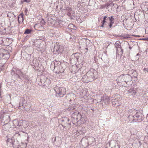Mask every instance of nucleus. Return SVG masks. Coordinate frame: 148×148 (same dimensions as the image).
<instances>
[{
  "label": "nucleus",
  "mask_w": 148,
  "mask_h": 148,
  "mask_svg": "<svg viewBox=\"0 0 148 148\" xmlns=\"http://www.w3.org/2000/svg\"><path fill=\"white\" fill-rule=\"evenodd\" d=\"M97 71L93 69H91L87 73V75L88 76V80L90 82H91L97 78Z\"/></svg>",
  "instance_id": "1"
},
{
  "label": "nucleus",
  "mask_w": 148,
  "mask_h": 148,
  "mask_svg": "<svg viewBox=\"0 0 148 148\" xmlns=\"http://www.w3.org/2000/svg\"><path fill=\"white\" fill-rule=\"evenodd\" d=\"M54 90L56 92L55 96L58 97V100L59 99L58 97L60 98L63 97L66 92L65 89L62 87L55 88Z\"/></svg>",
  "instance_id": "2"
},
{
  "label": "nucleus",
  "mask_w": 148,
  "mask_h": 148,
  "mask_svg": "<svg viewBox=\"0 0 148 148\" xmlns=\"http://www.w3.org/2000/svg\"><path fill=\"white\" fill-rule=\"evenodd\" d=\"M61 64V62L60 61L55 62L54 71L56 73L59 74L63 72L64 70L60 66Z\"/></svg>",
  "instance_id": "3"
},
{
  "label": "nucleus",
  "mask_w": 148,
  "mask_h": 148,
  "mask_svg": "<svg viewBox=\"0 0 148 148\" xmlns=\"http://www.w3.org/2000/svg\"><path fill=\"white\" fill-rule=\"evenodd\" d=\"M135 120L136 122H140L143 121L144 118V115L140 111L137 110L134 114Z\"/></svg>",
  "instance_id": "4"
},
{
  "label": "nucleus",
  "mask_w": 148,
  "mask_h": 148,
  "mask_svg": "<svg viewBox=\"0 0 148 148\" xmlns=\"http://www.w3.org/2000/svg\"><path fill=\"white\" fill-rule=\"evenodd\" d=\"M95 139V138L92 137L86 138L85 137L82 139L81 142L83 146L87 147L88 145L92 144V143L90 142V140H92L93 141Z\"/></svg>",
  "instance_id": "5"
},
{
  "label": "nucleus",
  "mask_w": 148,
  "mask_h": 148,
  "mask_svg": "<svg viewBox=\"0 0 148 148\" xmlns=\"http://www.w3.org/2000/svg\"><path fill=\"white\" fill-rule=\"evenodd\" d=\"M132 81V76L129 74L125 75L124 86L126 87L130 85Z\"/></svg>",
  "instance_id": "6"
},
{
  "label": "nucleus",
  "mask_w": 148,
  "mask_h": 148,
  "mask_svg": "<svg viewBox=\"0 0 148 148\" xmlns=\"http://www.w3.org/2000/svg\"><path fill=\"white\" fill-rule=\"evenodd\" d=\"M64 47L60 45H57L55 46L54 48V52H55V54H58L59 53H62L64 51Z\"/></svg>",
  "instance_id": "7"
},
{
  "label": "nucleus",
  "mask_w": 148,
  "mask_h": 148,
  "mask_svg": "<svg viewBox=\"0 0 148 148\" xmlns=\"http://www.w3.org/2000/svg\"><path fill=\"white\" fill-rule=\"evenodd\" d=\"M65 23V22L56 18L53 27H62Z\"/></svg>",
  "instance_id": "8"
},
{
  "label": "nucleus",
  "mask_w": 148,
  "mask_h": 148,
  "mask_svg": "<svg viewBox=\"0 0 148 148\" xmlns=\"http://www.w3.org/2000/svg\"><path fill=\"white\" fill-rule=\"evenodd\" d=\"M114 46L116 49V53L117 54L118 53L119 49H120V51L119 52V53L121 55V56L123 53V50L121 47L120 42L118 41L116 42L115 43Z\"/></svg>",
  "instance_id": "9"
},
{
  "label": "nucleus",
  "mask_w": 148,
  "mask_h": 148,
  "mask_svg": "<svg viewBox=\"0 0 148 148\" xmlns=\"http://www.w3.org/2000/svg\"><path fill=\"white\" fill-rule=\"evenodd\" d=\"M124 80L125 75H122L117 78L116 79V81L118 85L124 86L125 83Z\"/></svg>",
  "instance_id": "10"
},
{
  "label": "nucleus",
  "mask_w": 148,
  "mask_h": 148,
  "mask_svg": "<svg viewBox=\"0 0 148 148\" xmlns=\"http://www.w3.org/2000/svg\"><path fill=\"white\" fill-rule=\"evenodd\" d=\"M28 78V76L26 75L25 73H23L20 69V72H19L17 75L16 76V79H19L23 80L24 79H27Z\"/></svg>",
  "instance_id": "11"
},
{
  "label": "nucleus",
  "mask_w": 148,
  "mask_h": 148,
  "mask_svg": "<svg viewBox=\"0 0 148 148\" xmlns=\"http://www.w3.org/2000/svg\"><path fill=\"white\" fill-rule=\"evenodd\" d=\"M20 72V69L18 68L13 67L11 70V74L15 79L16 78V76L17 75L19 72Z\"/></svg>",
  "instance_id": "12"
},
{
  "label": "nucleus",
  "mask_w": 148,
  "mask_h": 148,
  "mask_svg": "<svg viewBox=\"0 0 148 148\" xmlns=\"http://www.w3.org/2000/svg\"><path fill=\"white\" fill-rule=\"evenodd\" d=\"M47 18L48 25L53 27L56 18L55 17H52L49 16H47Z\"/></svg>",
  "instance_id": "13"
},
{
  "label": "nucleus",
  "mask_w": 148,
  "mask_h": 148,
  "mask_svg": "<svg viewBox=\"0 0 148 148\" xmlns=\"http://www.w3.org/2000/svg\"><path fill=\"white\" fill-rule=\"evenodd\" d=\"M110 98L109 97L106 96V95H103V96L101 97V101L103 104H108L110 102Z\"/></svg>",
  "instance_id": "14"
},
{
  "label": "nucleus",
  "mask_w": 148,
  "mask_h": 148,
  "mask_svg": "<svg viewBox=\"0 0 148 148\" xmlns=\"http://www.w3.org/2000/svg\"><path fill=\"white\" fill-rule=\"evenodd\" d=\"M78 114V112L77 111L76 112H74L73 113L71 116V120L73 123H77L78 122V120H77V114Z\"/></svg>",
  "instance_id": "15"
},
{
  "label": "nucleus",
  "mask_w": 148,
  "mask_h": 148,
  "mask_svg": "<svg viewBox=\"0 0 148 148\" xmlns=\"http://www.w3.org/2000/svg\"><path fill=\"white\" fill-rule=\"evenodd\" d=\"M138 89L136 88H132L127 90L128 93L131 94V95L134 96L135 95L138 91Z\"/></svg>",
  "instance_id": "16"
},
{
  "label": "nucleus",
  "mask_w": 148,
  "mask_h": 148,
  "mask_svg": "<svg viewBox=\"0 0 148 148\" xmlns=\"http://www.w3.org/2000/svg\"><path fill=\"white\" fill-rule=\"evenodd\" d=\"M80 54L78 53H76L72 54L71 56V61H74L75 62L77 61Z\"/></svg>",
  "instance_id": "17"
},
{
  "label": "nucleus",
  "mask_w": 148,
  "mask_h": 148,
  "mask_svg": "<svg viewBox=\"0 0 148 148\" xmlns=\"http://www.w3.org/2000/svg\"><path fill=\"white\" fill-rule=\"evenodd\" d=\"M7 16L9 18L10 21H13L16 19V15L14 14L13 12H8L7 14Z\"/></svg>",
  "instance_id": "18"
},
{
  "label": "nucleus",
  "mask_w": 148,
  "mask_h": 148,
  "mask_svg": "<svg viewBox=\"0 0 148 148\" xmlns=\"http://www.w3.org/2000/svg\"><path fill=\"white\" fill-rule=\"evenodd\" d=\"M61 122V125L63 127V126L65 125L69 121V119L66 117H64L59 120Z\"/></svg>",
  "instance_id": "19"
},
{
  "label": "nucleus",
  "mask_w": 148,
  "mask_h": 148,
  "mask_svg": "<svg viewBox=\"0 0 148 148\" xmlns=\"http://www.w3.org/2000/svg\"><path fill=\"white\" fill-rule=\"evenodd\" d=\"M141 9L143 11H148V2L143 3L141 5Z\"/></svg>",
  "instance_id": "20"
},
{
  "label": "nucleus",
  "mask_w": 148,
  "mask_h": 148,
  "mask_svg": "<svg viewBox=\"0 0 148 148\" xmlns=\"http://www.w3.org/2000/svg\"><path fill=\"white\" fill-rule=\"evenodd\" d=\"M5 53H2L0 55V56H2L3 59L5 60L8 59L10 57V55L8 51H5Z\"/></svg>",
  "instance_id": "21"
},
{
  "label": "nucleus",
  "mask_w": 148,
  "mask_h": 148,
  "mask_svg": "<svg viewBox=\"0 0 148 148\" xmlns=\"http://www.w3.org/2000/svg\"><path fill=\"white\" fill-rule=\"evenodd\" d=\"M82 80L84 82L88 83L90 82V81L88 80V76L87 75V73L86 74L84 75L82 77Z\"/></svg>",
  "instance_id": "22"
},
{
  "label": "nucleus",
  "mask_w": 148,
  "mask_h": 148,
  "mask_svg": "<svg viewBox=\"0 0 148 148\" xmlns=\"http://www.w3.org/2000/svg\"><path fill=\"white\" fill-rule=\"evenodd\" d=\"M67 15L71 19H73L75 16V12L73 11L70 13H67Z\"/></svg>",
  "instance_id": "23"
},
{
  "label": "nucleus",
  "mask_w": 148,
  "mask_h": 148,
  "mask_svg": "<svg viewBox=\"0 0 148 148\" xmlns=\"http://www.w3.org/2000/svg\"><path fill=\"white\" fill-rule=\"evenodd\" d=\"M127 118L130 121L133 122H136V121L135 120L134 115H133L131 114H129Z\"/></svg>",
  "instance_id": "24"
},
{
  "label": "nucleus",
  "mask_w": 148,
  "mask_h": 148,
  "mask_svg": "<svg viewBox=\"0 0 148 148\" xmlns=\"http://www.w3.org/2000/svg\"><path fill=\"white\" fill-rule=\"evenodd\" d=\"M23 13L20 14L18 16V21L19 23H22L23 20Z\"/></svg>",
  "instance_id": "25"
},
{
  "label": "nucleus",
  "mask_w": 148,
  "mask_h": 148,
  "mask_svg": "<svg viewBox=\"0 0 148 148\" xmlns=\"http://www.w3.org/2000/svg\"><path fill=\"white\" fill-rule=\"evenodd\" d=\"M75 26L73 24H70L68 25V27L66 28V30L68 31L70 30L71 31L72 29H75Z\"/></svg>",
  "instance_id": "26"
},
{
  "label": "nucleus",
  "mask_w": 148,
  "mask_h": 148,
  "mask_svg": "<svg viewBox=\"0 0 148 148\" xmlns=\"http://www.w3.org/2000/svg\"><path fill=\"white\" fill-rule=\"evenodd\" d=\"M40 24H36L34 26V27L35 29H36V28L38 26H40V25H43L45 24V22L44 19H42L41 20V21L40 22Z\"/></svg>",
  "instance_id": "27"
},
{
  "label": "nucleus",
  "mask_w": 148,
  "mask_h": 148,
  "mask_svg": "<svg viewBox=\"0 0 148 148\" xmlns=\"http://www.w3.org/2000/svg\"><path fill=\"white\" fill-rule=\"evenodd\" d=\"M132 4H134L133 0H128L127 1L126 7L128 8H130Z\"/></svg>",
  "instance_id": "28"
},
{
  "label": "nucleus",
  "mask_w": 148,
  "mask_h": 148,
  "mask_svg": "<svg viewBox=\"0 0 148 148\" xmlns=\"http://www.w3.org/2000/svg\"><path fill=\"white\" fill-rule=\"evenodd\" d=\"M53 142L55 145L57 146H59L60 145L61 143L60 140H58L57 141H56V138H54Z\"/></svg>",
  "instance_id": "29"
},
{
  "label": "nucleus",
  "mask_w": 148,
  "mask_h": 148,
  "mask_svg": "<svg viewBox=\"0 0 148 148\" xmlns=\"http://www.w3.org/2000/svg\"><path fill=\"white\" fill-rule=\"evenodd\" d=\"M68 110L70 111H71L73 113L74 112H76V108L74 107V106H69L68 108Z\"/></svg>",
  "instance_id": "30"
},
{
  "label": "nucleus",
  "mask_w": 148,
  "mask_h": 148,
  "mask_svg": "<svg viewBox=\"0 0 148 148\" xmlns=\"http://www.w3.org/2000/svg\"><path fill=\"white\" fill-rule=\"evenodd\" d=\"M63 127L64 128L66 129H69L71 127V123L70 122H68L66 124H65V125L63 126Z\"/></svg>",
  "instance_id": "31"
},
{
  "label": "nucleus",
  "mask_w": 148,
  "mask_h": 148,
  "mask_svg": "<svg viewBox=\"0 0 148 148\" xmlns=\"http://www.w3.org/2000/svg\"><path fill=\"white\" fill-rule=\"evenodd\" d=\"M68 40H69V41L71 42L74 40L75 39V37L74 35H69V36L67 37Z\"/></svg>",
  "instance_id": "32"
},
{
  "label": "nucleus",
  "mask_w": 148,
  "mask_h": 148,
  "mask_svg": "<svg viewBox=\"0 0 148 148\" xmlns=\"http://www.w3.org/2000/svg\"><path fill=\"white\" fill-rule=\"evenodd\" d=\"M137 111V110H135L134 109H130L128 111V113L129 114H135V112Z\"/></svg>",
  "instance_id": "33"
},
{
  "label": "nucleus",
  "mask_w": 148,
  "mask_h": 148,
  "mask_svg": "<svg viewBox=\"0 0 148 148\" xmlns=\"http://www.w3.org/2000/svg\"><path fill=\"white\" fill-rule=\"evenodd\" d=\"M108 19L110 21V23H114V16H112L108 17Z\"/></svg>",
  "instance_id": "34"
},
{
  "label": "nucleus",
  "mask_w": 148,
  "mask_h": 148,
  "mask_svg": "<svg viewBox=\"0 0 148 148\" xmlns=\"http://www.w3.org/2000/svg\"><path fill=\"white\" fill-rule=\"evenodd\" d=\"M32 30L31 29H25L24 34H30L32 31Z\"/></svg>",
  "instance_id": "35"
},
{
  "label": "nucleus",
  "mask_w": 148,
  "mask_h": 148,
  "mask_svg": "<svg viewBox=\"0 0 148 148\" xmlns=\"http://www.w3.org/2000/svg\"><path fill=\"white\" fill-rule=\"evenodd\" d=\"M25 132L23 131H21V132H19L18 133H16L15 134V136H21V135H23V134L25 133Z\"/></svg>",
  "instance_id": "36"
},
{
  "label": "nucleus",
  "mask_w": 148,
  "mask_h": 148,
  "mask_svg": "<svg viewBox=\"0 0 148 148\" xmlns=\"http://www.w3.org/2000/svg\"><path fill=\"white\" fill-rule=\"evenodd\" d=\"M133 74L132 76L135 78H136L138 76L137 72L135 70H134L132 73Z\"/></svg>",
  "instance_id": "37"
},
{
  "label": "nucleus",
  "mask_w": 148,
  "mask_h": 148,
  "mask_svg": "<svg viewBox=\"0 0 148 148\" xmlns=\"http://www.w3.org/2000/svg\"><path fill=\"white\" fill-rule=\"evenodd\" d=\"M13 123L14 124V125L16 127V126H18L19 125L18 121L16 120H14L13 121Z\"/></svg>",
  "instance_id": "38"
},
{
  "label": "nucleus",
  "mask_w": 148,
  "mask_h": 148,
  "mask_svg": "<svg viewBox=\"0 0 148 148\" xmlns=\"http://www.w3.org/2000/svg\"><path fill=\"white\" fill-rule=\"evenodd\" d=\"M77 120H78V122L81 120V117H82V115L81 114H79L78 112V114H77Z\"/></svg>",
  "instance_id": "39"
},
{
  "label": "nucleus",
  "mask_w": 148,
  "mask_h": 148,
  "mask_svg": "<svg viewBox=\"0 0 148 148\" xmlns=\"http://www.w3.org/2000/svg\"><path fill=\"white\" fill-rule=\"evenodd\" d=\"M66 10L67 11V12H68V13H70L71 12V11H73L71 8L69 7H68L67 8H66Z\"/></svg>",
  "instance_id": "40"
},
{
  "label": "nucleus",
  "mask_w": 148,
  "mask_h": 148,
  "mask_svg": "<svg viewBox=\"0 0 148 148\" xmlns=\"http://www.w3.org/2000/svg\"><path fill=\"white\" fill-rule=\"evenodd\" d=\"M94 3V1L92 0H90L89 1V4L90 5H93Z\"/></svg>",
  "instance_id": "41"
},
{
  "label": "nucleus",
  "mask_w": 148,
  "mask_h": 148,
  "mask_svg": "<svg viewBox=\"0 0 148 148\" xmlns=\"http://www.w3.org/2000/svg\"><path fill=\"white\" fill-rule=\"evenodd\" d=\"M25 14L26 16H27L29 14V13L28 12V11L27 8H26L25 10Z\"/></svg>",
  "instance_id": "42"
},
{
  "label": "nucleus",
  "mask_w": 148,
  "mask_h": 148,
  "mask_svg": "<svg viewBox=\"0 0 148 148\" xmlns=\"http://www.w3.org/2000/svg\"><path fill=\"white\" fill-rule=\"evenodd\" d=\"M83 134L85 133L86 132V129L84 127H82L81 130Z\"/></svg>",
  "instance_id": "43"
},
{
  "label": "nucleus",
  "mask_w": 148,
  "mask_h": 148,
  "mask_svg": "<svg viewBox=\"0 0 148 148\" xmlns=\"http://www.w3.org/2000/svg\"><path fill=\"white\" fill-rule=\"evenodd\" d=\"M79 134H79H83L82 132V131L81 130L78 131L76 132V134Z\"/></svg>",
  "instance_id": "44"
},
{
  "label": "nucleus",
  "mask_w": 148,
  "mask_h": 148,
  "mask_svg": "<svg viewBox=\"0 0 148 148\" xmlns=\"http://www.w3.org/2000/svg\"><path fill=\"white\" fill-rule=\"evenodd\" d=\"M110 5V6H112V5L113 6H114L115 7H117V5L116 4H114L113 3H111Z\"/></svg>",
  "instance_id": "45"
},
{
  "label": "nucleus",
  "mask_w": 148,
  "mask_h": 148,
  "mask_svg": "<svg viewBox=\"0 0 148 148\" xmlns=\"http://www.w3.org/2000/svg\"><path fill=\"white\" fill-rule=\"evenodd\" d=\"M103 18H104V20L106 21L108 20V17L107 16H106L103 17Z\"/></svg>",
  "instance_id": "46"
},
{
  "label": "nucleus",
  "mask_w": 148,
  "mask_h": 148,
  "mask_svg": "<svg viewBox=\"0 0 148 148\" xmlns=\"http://www.w3.org/2000/svg\"><path fill=\"white\" fill-rule=\"evenodd\" d=\"M20 101L24 103V102L25 101V99L23 98H21L20 99Z\"/></svg>",
  "instance_id": "47"
},
{
  "label": "nucleus",
  "mask_w": 148,
  "mask_h": 148,
  "mask_svg": "<svg viewBox=\"0 0 148 148\" xmlns=\"http://www.w3.org/2000/svg\"><path fill=\"white\" fill-rule=\"evenodd\" d=\"M49 79H47V80H46L44 82V85H43V86H45L46 85V83H47V82H48L49 81Z\"/></svg>",
  "instance_id": "48"
},
{
  "label": "nucleus",
  "mask_w": 148,
  "mask_h": 148,
  "mask_svg": "<svg viewBox=\"0 0 148 148\" xmlns=\"http://www.w3.org/2000/svg\"><path fill=\"white\" fill-rule=\"evenodd\" d=\"M136 56L137 57L136 58H137V59H138L140 58V54L139 53H137L136 55Z\"/></svg>",
  "instance_id": "49"
},
{
  "label": "nucleus",
  "mask_w": 148,
  "mask_h": 148,
  "mask_svg": "<svg viewBox=\"0 0 148 148\" xmlns=\"http://www.w3.org/2000/svg\"><path fill=\"white\" fill-rule=\"evenodd\" d=\"M30 1V0H23V2H26L27 3H29Z\"/></svg>",
  "instance_id": "50"
},
{
  "label": "nucleus",
  "mask_w": 148,
  "mask_h": 148,
  "mask_svg": "<svg viewBox=\"0 0 148 148\" xmlns=\"http://www.w3.org/2000/svg\"><path fill=\"white\" fill-rule=\"evenodd\" d=\"M23 103L21 102L20 101V103H19V107H21V106H23Z\"/></svg>",
  "instance_id": "51"
},
{
  "label": "nucleus",
  "mask_w": 148,
  "mask_h": 148,
  "mask_svg": "<svg viewBox=\"0 0 148 148\" xmlns=\"http://www.w3.org/2000/svg\"><path fill=\"white\" fill-rule=\"evenodd\" d=\"M143 71H146L147 72H148V68H145L143 69Z\"/></svg>",
  "instance_id": "52"
},
{
  "label": "nucleus",
  "mask_w": 148,
  "mask_h": 148,
  "mask_svg": "<svg viewBox=\"0 0 148 148\" xmlns=\"http://www.w3.org/2000/svg\"><path fill=\"white\" fill-rule=\"evenodd\" d=\"M145 130L146 132L148 134V125L145 128Z\"/></svg>",
  "instance_id": "53"
},
{
  "label": "nucleus",
  "mask_w": 148,
  "mask_h": 148,
  "mask_svg": "<svg viewBox=\"0 0 148 148\" xmlns=\"http://www.w3.org/2000/svg\"><path fill=\"white\" fill-rule=\"evenodd\" d=\"M113 24V23H109V27H110V28H111L112 27V24Z\"/></svg>",
  "instance_id": "54"
},
{
  "label": "nucleus",
  "mask_w": 148,
  "mask_h": 148,
  "mask_svg": "<svg viewBox=\"0 0 148 148\" xmlns=\"http://www.w3.org/2000/svg\"><path fill=\"white\" fill-rule=\"evenodd\" d=\"M105 23L101 22V25L100 26V27H103Z\"/></svg>",
  "instance_id": "55"
},
{
  "label": "nucleus",
  "mask_w": 148,
  "mask_h": 148,
  "mask_svg": "<svg viewBox=\"0 0 148 148\" xmlns=\"http://www.w3.org/2000/svg\"><path fill=\"white\" fill-rule=\"evenodd\" d=\"M106 21L104 20V18H103V21H102L101 22L105 23H106Z\"/></svg>",
  "instance_id": "56"
},
{
  "label": "nucleus",
  "mask_w": 148,
  "mask_h": 148,
  "mask_svg": "<svg viewBox=\"0 0 148 148\" xmlns=\"http://www.w3.org/2000/svg\"><path fill=\"white\" fill-rule=\"evenodd\" d=\"M140 39L141 40H147L146 37L143 38L142 39Z\"/></svg>",
  "instance_id": "57"
},
{
  "label": "nucleus",
  "mask_w": 148,
  "mask_h": 148,
  "mask_svg": "<svg viewBox=\"0 0 148 148\" xmlns=\"http://www.w3.org/2000/svg\"><path fill=\"white\" fill-rule=\"evenodd\" d=\"M39 65L38 63V62L37 63H36V65H34V66L35 67H36L37 66H38Z\"/></svg>",
  "instance_id": "58"
},
{
  "label": "nucleus",
  "mask_w": 148,
  "mask_h": 148,
  "mask_svg": "<svg viewBox=\"0 0 148 148\" xmlns=\"http://www.w3.org/2000/svg\"><path fill=\"white\" fill-rule=\"evenodd\" d=\"M120 51V49H119V52H118V53L117 54V55L118 54V55H119V54H120V53H119V52Z\"/></svg>",
  "instance_id": "59"
},
{
  "label": "nucleus",
  "mask_w": 148,
  "mask_h": 148,
  "mask_svg": "<svg viewBox=\"0 0 148 148\" xmlns=\"http://www.w3.org/2000/svg\"><path fill=\"white\" fill-rule=\"evenodd\" d=\"M94 140H93V141H92V140H90V143H92H92L93 142V141Z\"/></svg>",
  "instance_id": "60"
},
{
  "label": "nucleus",
  "mask_w": 148,
  "mask_h": 148,
  "mask_svg": "<svg viewBox=\"0 0 148 148\" xmlns=\"http://www.w3.org/2000/svg\"><path fill=\"white\" fill-rule=\"evenodd\" d=\"M44 81H42V80L41 79H40V82H41V83H42V82H44Z\"/></svg>",
  "instance_id": "61"
},
{
  "label": "nucleus",
  "mask_w": 148,
  "mask_h": 148,
  "mask_svg": "<svg viewBox=\"0 0 148 148\" xmlns=\"http://www.w3.org/2000/svg\"><path fill=\"white\" fill-rule=\"evenodd\" d=\"M1 40V41H3V39L2 38H0V40Z\"/></svg>",
  "instance_id": "62"
},
{
  "label": "nucleus",
  "mask_w": 148,
  "mask_h": 148,
  "mask_svg": "<svg viewBox=\"0 0 148 148\" xmlns=\"http://www.w3.org/2000/svg\"><path fill=\"white\" fill-rule=\"evenodd\" d=\"M85 49L86 50V52H87V50H88V48H86Z\"/></svg>",
  "instance_id": "63"
},
{
  "label": "nucleus",
  "mask_w": 148,
  "mask_h": 148,
  "mask_svg": "<svg viewBox=\"0 0 148 148\" xmlns=\"http://www.w3.org/2000/svg\"><path fill=\"white\" fill-rule=\"evenodd\" d=\"M146 39L147 40H148V37H146Z\"/></svg>",
  "instance_id": "64"
}]
</instances>
